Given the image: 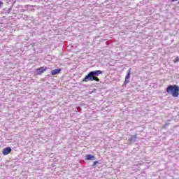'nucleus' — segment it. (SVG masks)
Listing matches in <instances>:
<instances>
[{
    "mask_svg": "<svg viewBox=\"0 0 179 179\" xmlns=\"http://www.w3.org/2000/svg\"><path fill=\"white\" fill-rule=\"evenodd\" d=\"M166 93H168V94H171L173 97H178L179 87L177 85H169L166 88Z\"/></svg>",
    "mask_w": 179,
    "mask_h": 179,
    "instance_id": "nucleus-1",
    "label": "nucleus"
},
{
    "mask_svg": "<svg viewBox=\"0 0 179 179\" xmlns=\"http://www.w3.org/2000/svg\"><path fill=\"white\" fill-rule=\"evenodd\" d=\"M93 80H95V82H100V78L94 77L92 71H90L87 76H85V78L82 80V82H93Z\"/></svg>",
    "mask_w": 179,
    "mask_h": 179,
    "instance_id": "nucleus-2",
    "label": "nucleus"
},
{
    "mask_svg": "<svg viewBox=\"0 0 179 179\" xmlns=\"http://www.w3.org/2000/svg\"><path fill=\"white\" fill-rule=\"evenodd\" d=\"M129 79H131V69H129L127 71V73L125 76V80H124V83H123V85L124 86H127L128 85V83H129Z\"/></svg>",
    "mask_w": 179,
    "mask_h": 179,
    "instance_id": "nucleus-3",
    "label": "nucleus"
},
{
    "mask_svg": "<svg viewBox=\"0 0 179 179\" xmlns=\"http://www.w3.org/2000/svg\"><path fill=\"white\" fill-rule=\"evenodd\" d=\"M10 152H12V148H10V147H6L2 150L3 156H8Z\"/></svg>",
    "mask_w": 179,
    "mask_h": 179,
    "instance_id": "nucleus-4",
    "label": "nucleus"
},
{
    "mask_svg": "<svg viewBox=\"0 0 179 179\" xmlns=\"http://www.w3.org/2000/svg\"><path fill=\"white\" fill-rule=\"evenodd\" d=\"M47 71V67H40L38 69H36L37 75H41L42 73H44Z\"/></svg>",
    "mask_w": 179,
    "mask_h": 179,
    "instance_id": "nucleus-5",
    "label": "nucleus"
},
{
    "mask_svg": "<svg viewBox=\"0 0 179 179\" xmlns=\"http://www.w3.org/2000/svg\"><path fill=\"white\" fill-rule=\"evenodd\" d=\"M91 73H92V76L94 78H97V76L103 73V71L101 70H96V71H91Z\"/></svg>",
    "mask_w": 179,
    "mask_h": 179,
    "instance_id": "nucleus-6",
    "label": "nucleus"
},
{
    "mask_svg": "<svg viewBox=\"0 0 179 179\" xmlns=\"http://www.w3.org/2000/svg\"><path fill=\"white\" fill-rule=\"evenodd\" d=\"M61 72V69H56L55 70L51 71V75H58Z\"/></svg>",
    "mask_w": 179,
    "mask_h": 179,
    "instance_id": "nucleus-7",
    "label": "nucleus"
},
{
    "mask_svg": "<svg viewBox=\"0 0 179 179\" xmlns=\"http://www.w3.org/2000/svg\"><path fill=\"white\" fill-rule=\"evenodd\" d=\"M86 160H94L95 157L94 155H86Z\"/></svg>",
    "mask_w": 179,
    "mask_h": 179,
    "instance_id": "nucleus-8",
    "label": "nucleus"
},
{
    "mask_svg": "<svg viewBox=\"0 0 179 179\" xmlns=\"http://www.w3.org/2000/svg\"><path fill=\"white\" fill-rule=\"evenodd\" d=\"M138 138V136H136V134L131 136V138H130V141L132 142H135L136 141V139Z\"/></svg>",
    "mask_w": 179,
    "mask_h": 179,
    "instance_id": "nucleus-9",
    "label": "nucleus"
},
{
    "mask_svg": "<svg viewBox=\"0 0 179 179\" xmlns=\"http://www.w3.org/2000/svg\"><path fill=\"white\" fill-rule=\"evenodd\" d=\"M173 62H179V57H176L174 60Z\"/></svg>",
    "mask_w": 179,
    "mask_h": 179,
    "instance_id": "nucleus-10",
    "label": "nucleus"
},
{
    "mask_svg": "<svg viewBox=\"0 0 179 179\" xmlns=\"http://www.w3.org/2000/svg\"><path fill=\"white\" fill-rule=\"evenodd\" d=\"M98 163H99V162L95 161V162H94L92 166H96V164H97Z\"/></svg>",
    "mask_w": 179,
    "mask_h": 179,
    "instance_id": "nucleus-11",
    "label": "nucleus"
},
{
    "mask_svg": "<svg viewBox=\"0 0 179 179\" xmlns=\"http://www.w3.org/2000/svg\"><path fill=\"white\" fill-rule=\"evenodd\" d=\"M3 3H2V1H0V8H1V5H3Z\"/></svg>",
    "mask_w": 179,
    "mask_h": 179,
    "instance_id": "nucleus-12",
    "label": "nucleus"
},
{
    "mask_svg": "<svg viewBox=\"0 0 179 179\" xmlns=\"http://www.w3.org/2000/svg\"><path fill=\"white\" fill-rule=\"evenodd\" d=\"M176 1H178V0H171V2H176Z\"/></svg>",
    "mask_w": 179,
    "mask_h": 179,
    "instance_id": "nucleus-13",
    "label": "nucleus"
},
{
    "mask_svg": "<svg viewBox=\"0 0 179 179\" xmlns=\"http://www.w3.org/2000/svg\"><path fill=\"white\" fill-rule=\"evenodd\" d=\"M178 3H179V1H178Z\"/></svg>",
    "mask_w": 179,
    "mask_h": 179,
    "instance_id": "nucleus-14",
    "label": "nucleus"
}]
</instances>
